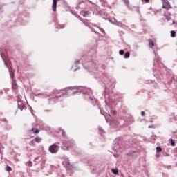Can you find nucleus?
<instances>
[{
  "label": "nucleus",
  "mask_w": 177,
  "mask_h": 177,
  "mask_svg": "<svg viewBox=\"0 0 177 177\" xmlns=\"http://www.w3.org/2000/svg\"><path fill=\"white\" fill-rule=\"evenodd\" d=\"M86 24V26H88L87 24Z\"/></svg>",
  "instance_id": "obj_26"
},
{
  "label": "nucleus",
  "mask_w": 177,
  "mask_h": 177,
  "mask_svg": "<svg viewBox=\"0 0 177 177\" xmlns=\"http://www.w3.org/2000/svg\"><path fill=\"white\" fill-rule=\"evenodd\" d=\"M171 37H172V38H175V37H176V32L174 30L171 31Z\"/></svg>",
  "instance_id": "obj_8"
},
{
  "label": "nucleus",
  "mask_w": 177,
  "mask_h": 177,
  "mask_svg": "<svg viewBox=\"0 0 177 177\" xmlns=\"http://www.w3.org/2000/svg\"><path fill=\"white\" fill-rule=\"evenodd\" d=\"M145 111H141V115H142V117H145Z\"/></svg>",
  "instance_id": "obj_19"
},
{
  "label": "nucleus",
  "mask_w": 177,
  "mask_h": 177,
  "mask_svg": "<svg viewBox=\"0 0 177 177\" xmlns=\"http://www.w3.org/2000/svg\"><path fill=\"white\" fill-rule=\"evenodd\" d=\"M149 45L151 48H153L154 46V41L153 40L150 39L149 40Z\"/></svg>",
  "instance_id": "obj_12"
},
{
  "label": "nucleus",
  "mask_w": 177,
  "mask_h": 177,
  "mask_svg": "<svg viewBox=\"0 0 177 177\" xmlns=\"http://www.w3.org/2000/svg\"><path fill=\"white\" fill-rule=\"evenodd\" d=\"M123 2H124L126 5H129V0H123Z\"/></svg>",
  "instance_id": "obj_17"
},
{
  "label": "nucleus",
  "mask_w": 177,
  "mask_h": 177,
  "mask_svg": "<svg viewBox=\"0 0 177 177\" xmlns=\"http://www.w3.org/2000/svg\"><path fill=\"white\" fill-rule=\"evenodd\" d=\"M162 1V9H165V16H171V12H168L169 9H172V6H171V3L168 0H161Z\"/></svg>",
  "instance_id": "obj_1"
},
{
  "label": "nucleus",
  "mask_w": 177,
  "mask_h": 177,
  "mask_svg": "<svg viewBox=\"0 0 177 177\" xmlns=\"http://www.w3.org/2000/svg\"><path fill=\"white\" fill-rule=\"evenodd\" d=\"M38 158H38V157H37V158H35V160H38Z\"/></svg>",
  "instance_id": "obj_22"
},
{
  "label": "nucleus",
  "mask_w": 177,
  "mask_h": 177,
  "mask_svg": "<svg viewBox=\"0 0 177 177\" xmlns=\"http://www.w3.org/2000/svg\"><path fill=\"white\" fill-rule=\"evenodd\" d=\"M11 78H13V75H11Z\"/></svg>",
  "instance_id": "obj_23"
},
{
  "label": "nucleus",
  "mask_w": 177,
  "mask_h": 177,
  "mask_svg": "<svg viewBox=\"0 0 177 177\" xmlns=\"http://www.w3.org/2000/svg\"><path fill=\"white\" fill-rule=\"evenodd\" d=\"M149 128H151V126H149Z\"/></svg>",
  "instance_id": "obj_24"
},
{
  "label": "nucleus",
  "mask_w": 177,
  "mask_h": 177,
  "mask_svg": "<svg viewBox=\"0 0 177 177\" xmlns=\"http://www.w3.org/2000/svg\"><path fill=\"white\" fill-rule=\"evenodd\" d=\"M82 16H88V12H83Z\"/></svg>",
  "instance_id": "obj_20"
},
{
  "label": "nucleus",
  "mask_w": 177,
  "mask_h": 177,
  "mask_svg": "<svg viewBox=\"0 0 177 177\" xmlns=\"http://www.w3.org/2000/svg\"><path fill=\"white\" fill-rule=\"evenodd\" d=\"M48 151L52 153H57L59 151V146L56 144H53L49 147Z\"/></svg>",
  "instance_id": "obj_2"
},
{
  "label": "nucleus",
  "mask_w": 177,
  "mask_h": 177,
  "mask_svg": "<svg viewBox=\"0 0 177 177\" xmlns=\"http://www.w3.org/2000/svg\"><path fill=\"white\" fill-rule=\"evenodd\" d=\"M18 107H19V109H20L21 110H23V109H25L26 105H24V104H21V105L18 104Z\"/></svg>",
  "instance_id": "obj_13"
},
{
  "label": "nucleus",
  "mask_w": 177,
  "mask_h": 177,
  "mask_svg": "<svg viewBox=\"0 0 177 177\" xmlns=\"http://www.w3.org/2000/svg\"><path fill=\"white\" fill-rule=\"evenodd\" d=\"M145 3H150V0H145Z\"/></svg>",
  "instance_id": "obj_21"
},
{
  "label": "nucleus",
  "mask_w": 177,
  "mask_h": 177,
  "mask_svg": "<svg viewBox=\"0 0 177 177\" xmlns=\"http://www.w3.org/2000/svg\"><path fill=\"white\" fill-rule=\"evenodd\" d=\"M30 132L31 133H34V135H38V133H39V130H38L37 128L34 127L30 130Z\"/></svg>",
  "instance_id": "obj_5"
},
{
  "label": "nucleus",
  "mask_w": 177,
  "mask_h": 177,
  "mask_svg": "<svg viewBox=\"0 0 177 177\" xmlns=\"http://www.w3.org/2000/svg\"><path fill=\"white\" fill-rule=\"evenodd\" d=\"M64 164L66 167V168H68V169H73L74 168L73 165L70 164V160H65L64 161Z\"/></svg>",
  "instance_id": "obj_3"
},
{
  "label": "nucleus",
  "mask_w": 177,
  "mask_h": 177,
  "mask_svg": "<svg viewBox=\"0 0 177 177\" xmlns=\"http://www.w3.org/2000/svg\"><path fill=\"white\" fill-rule=\"evenodd\" d=\"M112 172L115 175H118V169H112Z\"/></svg>",
  "instance_id": "obj_10"
},
{
  "label": "nucleus",
  "mask_w": 177,
  "mask_h": 177,
  "mask_svg": "<svg viewBox=\"0 0 177 177\" xmlns=\"http://www.w3.org/2000/svg\"><path fill=\"white\" fill-rule=\"evenodd\" d=\"M86 24V26H88L87 24Z\"/></svg>",
  "instance_id": "obj_25"
},
{
  "label": "nucleus",
  "mask_w": 177,
  "mask_h": 177,
  "mask_svg": "<svg viewBox=\"0 0 177 177\" xmlns=\"http://www.w3.org/2000/svg\"><path fill=\"white\" fill-rule=\"evenodd\" d=\"M6 171L8 172H10V171H12V167H10V166H7L6 167Z\"/></svg>",
  "instance_id": "obj_14"
},
{
  "label": "nucleus",
  "mask_w": 177,
  "mask_h": 177,
  "mask_svg": "<svg viewBox=\"0 0 177 177\" xmlns=\"http://www.w3.org/2000/svg\"><path fill=\"white\" fill-rule=\"evenodd\" d=\"M171 146H175V141L172 138L170 139Z\"/></svg>",
  "instance_id": "obj_16"
},
{
  "label": "nucleus",
  "mask_w": 177,
  "mask_h": 177,
  "mask_svg": "<svg viewBox=\"0 0 177 177\" xmlns=\"http://www.w3.org/2000/svg\"><path fill=\"white\" fill-rule=\"evenodd\" d=\"M27 165H28V167H32V162L28 161V162H27Z\"/></svg>",
  "instance_id": "obj_15"
},
{
  "label": "nucleus",
  "mask_w": 177,
  "mask_h": 177,
  "mask_svg": "<svg viewBox=\"0 0 177 177\" xmlns=\"http://www.w3.org/2000/svg\"><path fill=\"white\" fill-rule=\"evenodd\" d=\"M161 151H162V148H161V147H157L156 153H161Z\"/></svg>",
  "instance_id": "obj_7"
},
{
  "label": "nucleus",
  "mask_w": 177,
  "mask_h": 177,
  "mask_svg": "<svg viewBox=\"0 0 177 177\" xmlns=\"http://www.w3.org/2000/svg\"><path fill=\"white\" fill-rule=\"evenodd\" d=\"M41 140H42V139L39 137H36L35 139H33L32 141H31V143L32 145H34V143H40Z\"/></svg>",
  "instance_id": "obj_6"
},
{
  "label": "nucleus",
  "mask_w": 177,
  "mask_h": 177,
  "mask_svg": "<svg viewBox=\"0 0 177 177\" xmlns=\"http://www.w3.org/2000/svg\"><path fill=\"white\" fill-rule=\"evenodd\" d=\"M57 1H59V0H53L52 8H53V12H56V8L57 6Z\"/></svg>",
  "instance_id": "obj_4"
},
{
  "label": "nucleus",
  "mask_w": 177,
  "mask_h": 177,
  "mask_svg": "<svg viewBox=\"0 0 177 177\" xmlns=\"http://www.w3.org/2000/svg\"><path fill=\"white\" fill-rule=\"evenodd\" d=\"M129 56H131V53L129 52L125 53V54H124L125 59H128V57H129Z\"/></svg>",
  "instance_id": "obj_11"
},
{
  "label": "nucleus",
  "mask_w": 177,
  "mask_h": 177,
  "mask_svg": "<svg viewBox=\"0 0 177 177\" xmlns=\"http://www.w3.org/2000/svg\"><path fill=\"white\" fill-rule=\"evenodd\" d=\"M119 53H120V55H124V50H120L119 51Z\"/></svg>",
  "instance_id": "obj_18"
},
{
  "label": "nucleus",
  "mask_w": 177,
  "mask_h": 177,
  "mask_svg": "<svg viewBox=\"0 0 177 177\" xmlns=\"http://www.w3.org/2000/svg\"><path fill=\"white\" fill-rule=\"evenodd\" d=\"M62 149L63 150H66V151H68V150H70V149H71V146H70V147H62Z\"/></svg>",
  "instance_id": "obj_9"
}]
</instances>
